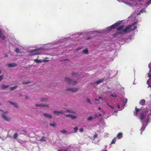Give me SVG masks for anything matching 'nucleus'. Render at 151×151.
<instances>
[{"label":"nucleus","instance_id":"obj_58","mask_svg":"<svg viewBox=\"0 0 151 151\" xmlns=\"http://www.w3.org/2000/svg\"><path fill=\"white\" fill-rule=\"evenodd\" d=\"M58 151H62V150L59 149V150H58Z\"/></svg>","mask_w":151,"mask_h":151},{"label":"nucleus","instance_id":"obj_11","mask_svg":"<svg viewBox=\"0 0 151 151\" xmlns=\"http://www.w3.org/2000/svg\"><path fill=\"white\" fill-rule=\"evenodd\" d=\"M0 38L2 40H4L5 39V37L2 31L0 29Z\"/></svg>","mask_w":151,"mask_h":151},{"label":"nucleus","instance_id":"obj_33","mask_svg":"<svg viewBox=\"0 0 151 151\" xmlns=\"http://www.w3.org/2000/svg\"><path fill=\"white\" fill-rule=\"evenodd\" d=\"M15 51L17 53H20V50H19L18 48H16Z\"/></svg>","mask_w":151,"mask_h":151},{"label":"nucleus","instance_id":"obj_5","mask_svg":"<svg viewBox=\"0 0 151 151\" xmlns=\"http://www.w3.org/2000/svg\"><path fill=\"white\" fill-rule=\"evenodd\" d=\"M141 109H138L137 107H135V111L134 112V115L135 116H137L138 115V113L141 110Z\"/></svg>","mask_w":151,"mask_h":151},{"label":"nucleus","instance_id":"obj_42","mask_svg":"<svg viewBox=\"0 0 151 151\" xmlns=\"http://www.w3.org/2000/svg\"><path fill=\"white\" fill-rule=\"evenodd\" d=\"M3 75H1L0 76V81H1L3 79Z\"/></svg>","mask_w":151,"mask_h":151},{"label":"nucleus","instance_id":"obj_54","mask_svg":"<svg viewBox=\"0 0 151 151\" xmlns=\"http://www.w3.org/2000/svg\"><path fill=\"white\" fill-rule=\"evenodd\" d=\"M118 108L119 109H120V106H119V104H118Z\"/></svg>","mask_w":151,"mask_h":151},{"label":"nucleus","instance_id":"obj_47","mask_svg":"<svg viewBox=\"0 0 151 151\" xmlns=\"http://www.w3.org/2000/svg\"><path fill=\"white\" fill-rule=\"evenodd\" d=\"M80 131L81 132H83V128H81L79 129Z\"/></svg>","mask_w":151,"mask_h":151},{"label":"nucleus","instance_id":"obj_23","mask_svg":"<svg viewBox=\"0 0 151 151\" xmlns=\"http://www.w3.org/2000/svg\"><path fill=\"white\" fill-rule=\"evenodd\" d=\"M46 138L44 136H43L42 137L41 139L40 140V141H45L46 140Z\"/></svg>","mask_w":151,"mask_h":151},{"label":"nucleus","instance_id":"obj_27","mask_svg":"<svg viewBox=\"0 0 151 151\" xmlns=\"http://www.w3.org/2000/svg\"><path fill=\"white\" fill-rule=\"evenodd\" d=\"M34 61L35 62L37 63H41V61L40 60H38L37 59H35Z\"/></svg>","mask_w":151,"mask_h":151},{"label":"nucleus","instance_id":"obj_19","mask_svg":"<svg viewBox=\"0 0 151 151\" xmlns=\"http://www.w3.org/2000/svg\"><path fill=\"white\" fill-rule=\"evenodd\" d=\"M65 112H68L70 113L75 114V111L72 110H69L68 109L66 110L65 111Z\"/></svg>","mask_w":151,"mask_h":151},{"label":"nucleus","instance_id":"obj_64","mask_svg":"<svg viewBox=\"0 0 151 151\" xmlns=\"http://www.w3.org/2000/svg\"><path fill=\"white\" fill-rule=\"evenodd\" d=\"M143 129H142V127L141 129V130H142Z\"/></svg>","mask_w":151,"mask_h":151},{"label":"nucleus","instance_id":"obj_46","mask_svg":"<svg viewBox=\"0 0 151 151\" xmlns=\"http://www.w3.org/2000/svg\"><path fill=\"white\" fill-rule=\"evenodd\" d=\"M107 105L108 106H109L112 109H113L114 108L113 107H112V106H111V105H109L108 103H107Z\"/></svg>","mask_w":151,"mask_h":151},{"label":"nucleus","instance_id":"obj_17","mask_svg":"<svg viewBox=\"0 0 151 151\" xmlns=\"http://www.w3.org/2000/svg\"><path fill=\"white\" fill-rule=\"evenodd\" d=\"M117 137L118 139H120L122 137V133L120 132L118 133L117 136Z\"/></svg>","mask_w":151,"mask_h":151},{"label":"nucleus","instance_id":"obj_49","mask_svg":"<svg viewBox=\"0 0 151 151\" xmlns=\"http://www.w3.org/2000/svg\"><path fill=\"white\" fill-rule=\"evenodd\" d=\"M46 100H44V99H41V101H46Z\"/></svg>","mask_w":151,"mask_h":151},{"label":"nucleus","instance_id":"obj_51","mask_svg":"<svg viewBox=\"0 0 151 151\" xmlns=\"http://www.w3.org/2000/svg\"><path fill=\"white\" fill-rule=\"evenodd\" d=\"M23 132L24 133H27V131H26L25 130H24L23 131Z\"/></svg>","mask_w":151,"mask_h":151},{"label":"nucleus","instance_id":"obj_15","mask_svg":"<svg viewBox=\"0 0 151 151\" xmlns=\"http://www.w3.org/2000/svg\"><path fill=\"white\" fill-rule=\"evenodd\" d=\"M37 50H32L30 51V52L31 53H34V55H36L38 54V52H36Z\"/></svg>","mask_w":151,"mask_h":151},{"label":"nucleus","instance_id":"obj_9","mask_svg":"<svg viewBox=\"0 0 151 151\" xmlns=\"http://www.w3.org/2000/svg\"><path fill=\"white\" fill-rule=\"evenodd\" d=\"M17 66V64L15 63H9L8 64V66L9 68Z\"/></svg>","mask_w":151,"mask_h":151},{"label":"nucleus","instance_id":"obj_59","mask_svg":"<svg viewBox=\"0 0 151 151\" xmlns=\"http://www.w3.org/2000/svg\"><path fill=\"white\" fill-rule=\"evenodd\" d=\"M95 116H96V117H97V116H97V114H95Z\"/></svg>","mask_w":151,"mask_h":151},{"label":"nucleus","instance_id":"obj_57","mask_svg":"<svg viewBox=\"0 0 151 151\" xmlns=\"http://www.w3.org/2000/svg\"><path fill=\"white\" fill-rule=\"evenodd\" d=\"M64 60V61H65V60H68V61L69 60L68 59H66Z\"/></svg>","mask_w":151,"mask_h":151},{"label":"nucleus","instance_id":"obj_26","mask_svg":"<svg viewBox=\"0 0 151 151\" xmlns=\"http://www.w3.org/2000/svg\"><path fill=\"white\" fill-rule=\"evenodd\" d=\"M83 52L85 54H87L88 53V50L87 48L83 50Z\"/></svg>","mask_w":151,"mask_h":151},{"label":"nucleus","instance_id":"obj_6","mask_svg":"<svg viewBox=\"0 0 151 151\" xmlns=\"http://www.w3.org/2000/svg\"><path fill=\"white\" fill-rule=\"evenodd\" d=\"M35 106L37 107H48L49 105L48 104H36Z\"/></svg>","mask_w":151,"mask_h":151},{"label":"nucleus","instance_id":"obj_41","mask_svg":"<svg viewBox=\"0 0 151 151\" xmlns=\"http://www.w3.org/2000/svg\"><path fill=\"white\" fill-rule=\"evenodd\" d=\"M66 131L65 130H63L60 131L62 134H65L66 132Z\"/></svg>","mask_w":151,"mask_h":151},{"label":"nucleus","instance_id":"obj_55","mask_svg":"<svg viewBox=\"0 0 151 151\" xmlns=\"http://www.w3.org/2000/svg\"><path fill=\"white\" fill-rule=\"evenodd\" d=\"M91 38L90 37H88L87 38V40H89L90 39H91Z\"/></svg>","mask_w":151,"mask_h":151},{"label":"nucleus","instance_id":"obj_38","mask_svg":"<svg viewBox=\"0 0 151 151\" xmlns=\"http://www.w3.org/2000/svg\"><path fill=\"white\" fill-rule=\"evenodd\" d=\"M111 96L113 97H116V94L115 93H114L113 94H111Z\"/></svg>","mask_w":151,"mask_h":151},{"label":"nucleus","instance_id":"obj_12","mask_svg":"<svg viewBox=\"0 0 151 151\" xmlns=\"http://www.w3.org/2000/svg\"><path fill=\"white\" fill-rule=\"evenodd\" d=\"M145 100L144 99L141 100L139 102V104L142 106H144L145 104Z\"/></svg>","mask_w":151,"mask_h":151},{"label":"nucleus","instance_id":"obj_52","mask_svg":"<svg viewBox=\"0 0 151 151\" xmlns=\"http://www.w3.org/2000/svg\"><path fill=\"white\" fill-rule=\"evenodd\" d=\"M102 98V97L101 96H99V99H101Z\"/></svg>","mask_w":151,"mask_h":151},{"label":"nucleus","instance_id":"obj_25","mask_svg":"<svg viewBox=\"0 0 151 151\" xmlns=\"http://www.w3.org/2000/svg\"><path fill=\"white\" fill-rule=\"evenodd\" d=\"M116 141V138H114L113 140H112L111 142V144H112L115 143V142Z\"/></svg>","mask_w":151,"mask_h":151},{"label":"nucleus","instance_id":"obj_37","mask_svg":"<svg viewBox=\"0 0 151 151\" xmlns=\"http://www.w3.org/2000/svg\"><path fill=\"white\" fill-rule=\"evenodd\" d=\"M71 114H68L65 115V116L67 117H71Z\"/></svg>","mask_w":151,"mask_h":151},{"label":"nucleus","instance_id":"obj_53","mask_svg":"<svg viewBox=\"0 0 151 151\" xmlns=\"http://www.w3.org/2000/svg\"><path fill=\"white\" fill-rule=\"evenodd\" d=\"M127 99H126L125 100V103L126 104L127 102Z\"/></svg>","mask_w":151,"mask_h":151},{"label":"nucleus","instance_id":"obj_2","mask_svg":"<svg viewBox=\"0 0 151 151\" xmlns=\"http://www.w3.org/2000/svg\"><path fill=\"white\" fill-rule=\"evenodd\" d=\"M122 22V21H119L116 23L111 25L110 27H108V30H111V29H114L116 28L117 26L120 25Z\"/></svg>","mask_w":151,"mask_h":151},{"label":"nucleus","instance_id":"obj_36","mask_svg":"<svg viewBox=\"0 0 151 151\" xmlns=\"http://www.w3.org/2000/svg\"><path fill=\"white\" fill-rule=\"evenodd\" d=\"M93 119V117L91 116H90L89 117L88 119L87 120L88 121H91Z\"/></svg>","mask_w":151,"mask_h":151},{"label":"nucleus","instance_id":"obj_50","mask_svg":"<svg viewBox=\"0 0 151 151\" xmlns=\"http://www.w3.org/2000/svg\"><path fill=\"white\" fill-rule=\"evenodd\" d=\"M98 109L99 110H101V108L100 107H98Z\"/></svg>","mask_w":151,"mask_h":151},{"label":"nucleus","instance_id":"obj_40","mask_svg":"<svg viewBox=\"0 0 151 151\" xmlns=\"http://www.w3.org/2000/svg\"><path fill=\"white\" fill-rule=\"evenodd\" d=\"M50 126H53V127H55V124L54 123H50Z\"/></svg>","mask_w":151,"mask_h":151},{"label":"nucleus","instance_id":"obj_16","mask_svg":"<svg viewBox=\"0 0 151 151\" xmlns=\"http://www.w3.org/2000/svg\"><path fill=\"white\" fill-rule=\"evenodd\" d=\"M124 27V25H122L121 26H120L119 27L117 28V30L118 31H120V30H122V29Z\"/></svg>","mask_w":151,"mask_h":151},{"label":"nucleus","instance_id":"obj_24","mask_svg":"<svg viewBox=\"0 0 151 151\" xmlns=\"http://www.w3.org/2000/svg\"><path fill=\"white\" fill-rule=\"evenodd\" d=\"M70 118L72 119H77V117L76 115H71Z\"/></svg>","mask_w":151,"mask_h":151},{"label":"nucleus","instance_id":"obj_4","mask_svg":"<svg viewBox=\"0 0 151 151\" xmlns=\"http://www.w3.org/2000/svg\"><path fill=\"white\" fill-rule=\"evenodd\" d=\"M79 89V88H67L66 89V91H70L72 92H75L78 91Z\"/></svg>","mask_w":151,"mask_h":151},{"label":"nucleus","instance_id":"obj_35","mask_svg":"<svg viewBox=\"0 0 151 151\" xmlns=\"http://www.w3.org/2000/svg\"><path fill=\"white\" fill-rule=\"evenodd\" d=\"M78 130V128L77 127H75L74 129V132L76 133Z\"/></svg>","mask_w":151,"mask_h":151},{"label":"nucleus","instance_id":"obj_45","mask_svg":"<svg viewBox=\"0 0 151 151\" xmlns=\"http://www.w3.org/2000/svg\"><path fill=\"white\" fill-rule=\"evenodd\" d=\"M151 3V0H149L147 2V4H149Z\"/></svg>","mask_w":151,"mask_h":151},{"label":"nucleus","instance_id":"obj_22","mask_svg":"<svg viewBox=\"0 0 151 151\" xmlns=\"http://www.w3.org/2000/svg\"><path fill=\"white\" fill-rule=\"evenodd\" d=\"M137 28V27L136 26H134L133 27L132 26L130 30L131 31H133L136 29Z\"/></svg>","mask_w":151,"mask_h":151},{"label":"nucleus","instance_id":"obj_29","mask_svg":"<svg viewBox=\"0 0 151 151\" xmlns=\"http://www.w3.org/2000/svg\"><path fill=\"white\" fill-rule=\"evenodd\" d=\"M93 140H94L96 138H97L98 137V134L97 133H96L95 134L93 135Z\"/></svg>","mask_w":151,"mask_h":151},{"label":"nucleus","instance_id":"obj_39","mask_svg":"<svg viewBox=\"0 0 151 151\" xmlns=\"http://www.w3.org/2000/svg\"><path fill=\"white\" fill-rule=\"evenodd\" d=\"M78 74V73H76L75 72H72V75L73 76H74V75H77Z\"/></svg>","mask_w":151,"mask_h":151},{"label":"nucleus","instance_id":"obj_7","mask_svg":"<svg viewBox=\"0 0 151 151\" xmlns=\"http://www.w3.org/2000/svg\"><path fill=\"white\" fill-rule=\"evenodd\" d=\"M1 117L6 121H9L10 120V118L6 116H5L4 114H1Z\"/></svg>","mask_w":151,"mask_h":151},{"label":"nucleus","instance_id":"obj_56","mask_svg":"<svg viewBox=\"0 0 151 151\" xmlns=\"http://www.w3.org/2000/svg\"><path fill=\"white\" fill-rule=\"evenodd\" d=\"M95 100L96 101H99V100L97 99H95Z\"/></svg>","mask_w":151,"mask_h":151},{"label":"nucleus","instance_id":"obj_21","mask_svg":"<svg viewBox=\"0 0 151 151\" xmlns=\"http://www.w3.org/2000/svg\"><path fill=\"white\" fill-rule=\"evenodd\" d=\"M104 80V79H101L100 80L96 82V83L97 84H99L100 83H101Z\"/></svg>","mask_w":151,"mask_h":151},{"label":"nucleus","instance_id":"obj_61","mask_svg":"<svg viewBox=\"0 0 151 151\" xmlns=\"http://www.w3.org/2000/svg\"><path fill=\"white\" fill-rule=\"evenodd\" d=\"M25 98L27 99L28 98V97L26 96H25Z\"/></svg>","mask_w":151,"mask_h":151},{"label":"nucleus","instance_id":"obj_62","mask_svg":"<svg viewBox=\"0 0 151 151\" xmlns=\"http://www.w3.org/2000/svg\"><path fill=\"white\" fill-rule=\"evenodd\" d=\"M1 70H0V74H1Z\"/></svg>","mask_w":151,"mask_h":151},{"label":"nucleus","instance_id":"obj_60","mask_svg":"<svg viewBox=\"0 0 151 151\" xmlns=\"http://www.w3.org/2000/svg\"><path fill=\"white\" fill-rule=\"evenodd\" d=\"M101 116V114H99V116Z\"/></svg>","mask_w":151,"mask_h":151},{"label":"nucleus","instance_id":"obj_3","mask_svg":"<svg viewBox=\"0 0 151 151\" xmlns=\"http://www.w3.org/2000/svg\"><path fill=\"white\" fill-rule=\"evenodd\" d=\"M131 28V26L129 25L126 27L125 29L122 30V31L124 33H126L127 32H129L131 31L130 30Z\"/></svg>","mask_w":151,"mask_h":151},{"label":"nucleus","instance_id":"obj_13","mask_svg":"<svg viewBox=\"0 0 151 151\" xmlns=\"http://www.w3.org/2000/svg\"><path fill=\"white\" fill-rule=\"evenodd\" d=\"M43 115L44 116L46 117L49 118H51L52 117V115L51 114H50L47 113H44Z\"/></svg>","mask_w":151,"mask_h":151},{"label":"nucleus","instance_id":"obj_44","mask_svg":"<svg viewBox=\"0 0 151 151\" xmlns=\"http://www.w3.org/2000/svg\"><path fill=\"white\" fill-rule=\"evenodd\" d=\"M30 82H22V83L23 84H27L29 83Z\"/></svg>","mask_w":151,"mask_h":151},{"label":"nucleus","instance_id":"obj_48","mask_svg":"<svg viewBox=\"0 0 151 151\" xmlns=\"http://www.w3.org/2000/svg\"><path fill=\"white\" fill-rule=\"evenodd\" d=\"M118 32L119 34V35H122V32Z\"/></svg>","mask_w":151,"mask_h":151},{"label":"nucleus","instance_id":"obj_14","mask_svg":"<svg viewBox=\"0 0 151 151\" xmlns=\"http://www.w3.org/2000/svg\"><path fill=\"white\" fill-rule=\"evenodd\" d=\"M8 102H9L10 104L13 105L16 108H17L18 107V105H17V103H14L12 101H8Z\"/></svg>","mask_w":151,"mask_h":151},{"label":"nucleus","instance_id":"obj_1","mask_svg":"<svg viewBox=\"0 0 151 151\" xmlns=\"http://www.w3.org/2000/svg\"><path fill=\"white\" fill-rule=\"evenodd\" d=\"M65 79V82L66 83L72 85H75L78 83L77 81H74L68 77H66Z\"/></svg>","mask_w":151,"mask_h":151},{"label":"nucleus","instance_id":"obj_28","mask_svg":"<svg viewBox=\"0 0 151 151\" xmlns=\"http://www.w3.org/2000/svg\"><path fill=\"white\" fill-rule=\"evenodd\" d=\"M18 137V134L17 133H16L15 134H14V136H13V138L15 139H16V138L17 137Z\"/></svg>","mask_w":151,"mask_h":151},{"label":"nucleus","instance_id":"obj_8","mask_svg":"<svg viewBox=\"0 0 151 151\" xmlns=\"http://www.w3.org/2000/svg\"><path fill=\"white\" fill-rule=\"evenodd\" d=\"M148 67L150 70L149 73L148 74V77H150L151 76V62L149 64Z\"/></svg>","mask_w":151,"mask_h":151},{"label":"nucleus","instance_id":"obj_10","mask_svg":"<svg viewBox=\"0 0 151 151\" xmlns=\"http://www.w3.org/2000/svg\"><path fill=\"white\" fill-rule=\"evenodd\" d=\"M53 112L56 113L57 114V115L59 116V114H64V111H53Z\"/></svg>","mask_w":151,"mask_h":151},{"label":"nucleus","instance_id":"obj_31","mask_svg":"<svg viewBox=\"0 0 151 151\" xmlns=\"http://www.w3.org/2000/svg\"><path fill=\"white\" fill-rule=\"evenodd\" d=\"M149 80H150L149 79V80H148L147 81V84L148 85V88L149 87H150L151 88V86L150 85L149 83Z\"/></svg>","mask_w":151,"mask_h":151},{"label":"nucleus","instance_id":"obj_63","mask_svg":"<svg viewBox=\"0 0 151 151\" xmlns=\"http://www.w3.org/2000/svg\"><path fill=\"white\" fill-rule=\"evenodd\" d=\"M22 96V94H20L19 95V96Z\"/></svg>","mask_w":151,"mask_h":151},{"label":"nucleus","instance_id":"obj_20","mask_svg":"<svg viewBox=\"0 0 151 151\" xmlns=\"http://www.w3.org/2000/svg\"><path fill=\"white\" fill-rule=\"evenodd\" d=\"M17 87V86H15L12 87H10L9 89L11 91H12L14 89H16Z\"/></svg>","mask_w":151,"mask_h":151},{"label":"nucleus","instance_id":"obj_43","mask_svg":"<svg viewBox=\"0 0 151 151\" xmlns=\"http://www.w3.org/2000/svg\"><path fill=\"white\" fill-rule=\"evenodd\" d=\"M137 22H135L129 25H131V27L133 26L134 25H135V24L137 23Z\"/></svg>","mask_w":151,"mask_h":151},{"label":"nucleus","instance_id":"obj_32","mask_svg":"<svg viewBox=\"0 0 151 151\" xmlns=\"http://www.w3.org/2000/svg\"><path fill=\"white\" fill-rule=\"evenodd\" d=\"M119 35V34L118 33V32H116L114 34H113V36L114 37H116L117 36Z\"/></svg>","mask_w":151,"mask_h":151},{"label":"nucleus","instance_id":"obj_30","mask_svg":"<svg viewBox=\"0 0 151 151\" xmlns=\"http://www.w3.org/2000/svg\"><path fill=\"white\" fill-rule=\"evenodd\" d=\"M145 9H142L140 11L139 13L138 14H140V13H143L145 12Z\"/></svg>","mask_w":151,"mask_h":151},{"label":"nucleus","instance_id":"obj_18","mask_svg":"<svg viewBox=\"0 0 151 151\" xmlns=\"http://www.w3.org/2000/svg\"><path fill=\"white\" fill-rule=\"evenodd\" d=\"M9 87V86L8 85H2L1 86V89H4L6 88H8Z\"/></svg>","mask_w":151,"mask_h":151},{"label":"nucleus","instance_id":"obj_34","mask_svg":"<svg viewBox=\"0 0 151 151\" xmlns=\"http://www.w3.org/2000/svg\"><path fill=\"white\" fill-rule=\"evenodd\" d=\"M86 101L87 103H89L90 104H91V102L90 100L89 99H88V98H87L86 99Z\"/></svg>","mask_w":151,"mask_h":151}]
</instances>
